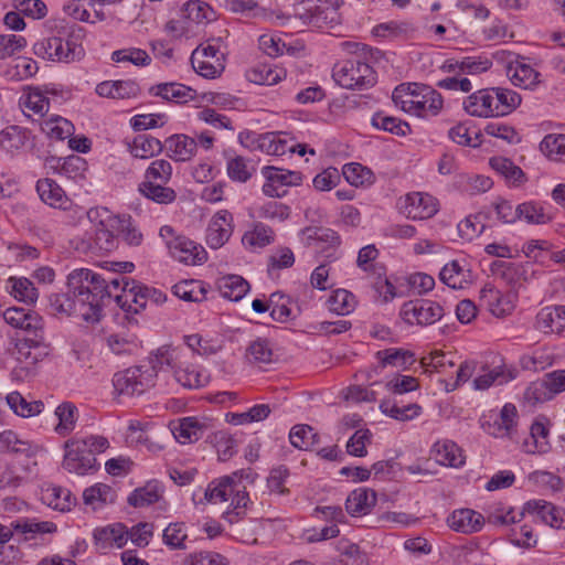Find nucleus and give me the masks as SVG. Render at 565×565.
I'll return each mask as SVG.
<instances>
[{
  "instance_id": "c03bdc74",
  "label": "nucleus",
  "mask_w": 565,
  "mask_h": 565,
  "mask_svg": "<svg viewBox=\"0 0 565 565\" xmlns=\"http://www.w3.org/2000/svg\"><path fill=\"white\" fill-rule=\"evenodd\" d=\"M380 409L383 414L401 422L414 419L422 413V406L416 403L399 406L391 399L382 401Z\"/></svg>"
},
{
  "instance_id": "473e14b6",
  "label": "nucleus",
  "mask_w": 565,
  "mask_h": 565,
  "mask_svg": "<svg viewBox=\"0 0 565 565\" xmlns=\"http://www.w3.org/2000/svg\"><path fill=\"white\" fill-rule=\"evenodd\" d=\"M36 191L41 200L50 206L64 207L67 203L64 190L52 179L39 180Z\"/></svg>"
},
{
  "instance_id": "ea45409f",
  "label": "nucleus",
  "mask_w": 565,
  "mask_h": 565,
  "mask_svg": "<svg viewBox=\"0 0 565 565\" xmlns=\"http://www.w3.org/2000/svg\"><path fill=\"white\" fill-rule=\"evenodd\" d=\"M30 138V132L19 126H9L0 132V147L9 153H13L24 147Z\"/></svg>"
},
{
  "instance_id": "2f4dec72",
  "label": "nucleus",
  "mask_w": 565,
  "mask_h": 565,
  "mask_svg": "<svg viewBox=\"0 0 565 565\" xmlns=\"http://www.w3.org/2000/svg\"><path fill=\"white\" fill-rule=\"evenodd\" d=\"M38 447L28 440L20 439L12 430H3L0 433V450L23 455L28 458L36 454Z\"/></svg>"
},
{
  "instance_id": "aec40b11",
  "label": "nucleus",
  "mask_w": 565,
  "mask_h": 565,
  "mask_svg": "<svg viewBox=\"0 0 565 565\" xmlns=\"http://www.w3.org/2000/svg\"><path fill=\"white\" fill-rule=\"evenodd\" d=\"M545 418L536 419L531 425L530 436L523 441L522 448L526 454H546L551 449L548 441L550 430L544 423Z\"/></svg>"
},
{
  "instance_id": "0eeeda50",
  "label": "nucleus",
  "mask_w": 565,
  "mask_h": 565,
  "mask_svg": "<svg viewBox=\"0 0 565 565\" xmlns=\"http://www.w3.org/2000/svg\"><path fill=\"white\" fill-rule=\"evenodd\" d=\"M193 70L205 78L218 77L225 68L224 54L220 46L207 42L206 45L198 46L191 54Z\"/></svg>"
},
{
  "instance_id": "0e129e2a",
  "label": "nucleus",
  "mask_w": 565,
  "mask_h": 565,
  "mask_svg": "<svg viewBox=\"0 0 565 565\" xmlns=\"http://www.w3.org/2000/svg\"><path fill=\"white\" fill-rule=\"evenodd\" d=\"M518 220H523L529 224H546L551 221V216L544 212L541 204L530 201L518 205Z\"/></svg>"
},
{
  "instance_id": "774afa93",
  "label": "nucleus",
  "mask_w": 565,
  "mask_h": 565,
  "mask_svg": "<svg viewBox=\"0 0 565 565\" xmlns=\"http://www.w3.org/2000/svg\"><path fill=\"white\" fill-rule=\"evenodd\" d=\"M49 90H42L39 87H30L23 97V106L34 114L44 115L50 107L46 94Z\"/></svg>"
},
{
  "instance_id": "e433bc0d",
  "label": "nucleus",
  "mask_w": 565,
  "mask_h": 565,
  "mask_svg": "<svg viewBox=\"0 0 565 565\" xmlns=\"http://www.w3.org/2000/svg\"><path fill=\"white\" fill-rule=\"evenodd\" d=\"M41 130L53 140L62 141L74 132L73 124L61 116L54 115L41 122Z\"/></svg>"
},
{
  "instance_id": "7c9ffc66",
  "label": "nucleus",
  "mask_w": 565,
  "mask_h": 565,
  "mask_svg": "<svg viewBox=\"0 0 565 565\" xmlns=\"http://www.w3.org/2000/svg\"><path fill=\"white\" fill-rule=\"evenodd\" d=\"M217 287L221 295L231 300H241L249 290V284L242 276L227 275L217 281Z\"/></svg>"
},
{
  "instance_id": "13d9d810",
  "label": "nucleus",
  "mask_w": 565,
  "mask_h": 565,
  "mask_svg": "<svg viewBox=\"0 0 565 565\" xmlns=\"http://www.w3.org/2000/svg\"><path fill=\"white\" fill-rule=\"evenodd\" d=\"M159 488L156 483H147L142 488L135 489L128 497V504L135 508H143L160 500Z\"/></svg>"
},
{
  "instance_id": "4d7b16f0",
  "label": "nucleus",
  "mask_w": 565,
  "mask_h": 565,
  "mask_svg": "<svg viewBox=\"0 0 565 565\" xmlns=\"http://www.w3.org/2000/svg\"><path fill=\"white\" fill-rule=\"evenodd\" d=\"M274 241V231L263 224L256 223L250 232L244 234L242 242L245 246L263 248Z\"/></svg>"
},
{
  "instance_id": "6e6d98bb",
  "label": "nucleus",
  "mask_w": 565,
  "mask_h": 565,
  "mask_svg": "<svg viewBox=\"0 0 565 565\" xmlns=\"http://www.w3.org/2000/svg\"><path fill=\"white\" fill-rule=\"evenodd\" d=\"M255 170L252 161L242 156H236L227 161V174L233 181L244 183L252 178Z\"/></svg>"
},
{
  "instance_id": "c756f323",
  "label": "nucleus",
  "mask_w": 565,
  "mask_h": 565,
  "mask_svg": "<svg viewBox=\"0 0 565 565\" xmlns=\"http://www.w3.org/2000/svg\"><path fill=\"white\" fill-rule=\"evenodd\" d=\"M167 183L142 181L138 191L146 199L158 204H170L175 201L177 193L172 188L166 186Z\"/></svg>"
},
{
  "instance_id": "a211bd4d",
  "label": "nucleus",
  "mask_w": 565,
  "mask_h": 565,
  "mask_svg": "<svg viewBox=\"0 0 565 565\" xmlns=\"http://www.w3.org/2000/svg\"><path fill=\"white\" fill-rule=\"evenodd\" d=\"M96 94L106 98H136L140 95V86L136 81H105L97 84Z\"/></svg>"
},
{
  "instance_id": "680f3d73",
  "label": "nucleus",
  "mask_w": 565,
  "mask_h": 565,
  "mask_svg": "<svg viewBox=\"0 0 565 565\" xmlns=\"http://www.w3.org/2000/svg\"><path fill=\"white\" fill-rule=\"evenodd\" d=\"M328 305L330 311L345 316L354 310L355 297L352 292L345 289H338L330 296Z\"/></svg>"
},
{
  "instance_id": "e2e57ef3",
  "label": "nucleus",
  "mask_w": 565,
  "mask_h": 565,
  "mask_svg": "<svg viewBox=\"0 0 565 565\" xmlns=\"http://www.w3.org/2000/svg\"><path fill=\"white\" fill-rule=\"evenodd\" d=\"M188 533L183 522L170 523L162 533L163 543L171 550H185Z\"/></svg>"
},
{
  "instance_id": "c85d7f7f",
  "label": "nucleus",
  "mask_w": 565,
  "mask_h": 565,
  "mask_svg": "<svg viewBox=\"0 0 565 565\" xmlns=\"http://www.w3.org/2000/svg\"><path fill=\"white\" fill-rule=\"evenodd\" d=\"M508 76L513 85L524 89H533L540 83V73L522 62L509 65Z\"/></svg>"
},
{
  "instance_id": "dca6fc26",
  "label": "nucleus",
  "mask_w": 565,
  "mask_h": 565,
  "mask_svg": "<svg viewBox=\"0 0 565 565\" xmlns=\"http://www.w3.org/2000/svg\"><path fill=\"white\" fill-rule=\"evenodd\" d=\"M126 286H128V288H125V294L116 295L115 300L125 311L139 313L146 309L148 302H150L148 292H143L146 285L135 281L126 284Z\"/></svg>"
},
{
  "instance_id": "5701e85b",
  "label": "nucleus",
  "mask_w": 565,
  "mask_h": 565,
  "mask_svg": "<svg viewBox=\"0 0 565 565\" xmlns=\"http://www.w3.org/2000/svg\"><path fill=\"white\" fill-rule=\"evenodd\" d=\"M376 503V492L367 488L352 491L345 501L347 512L352 516L367 514Z\"/></svg>"
},
{
  "instance_id": "a19ab883",
  "label": "nucleus",
  "mask_w": 565,
  "mask_h": 565,
  "mask_svg": "<svg viewBox=\"0 0 565 565\" xmlns=\"http://www.w3.org/2000/svg\"><path fill=\"white\" fill-rule=\"evenodd\" d=\"M235 491L234 477L225 476L212 481L205 490V499L211 503H222L230 500Z\"/></svg>"
},
{
  "instance_id": "f8f14e48",
  "label": "nucleus",
  "mask_w": 565,
  "mask_h": 565,
  "mask_svg": "<svg viewBox=\"0 0 565 565\" xmlns=\"http://www.w3.org/2000/svg\"><path fill=\"white\" fill-rule=\"evenodd\" d=\"M308 246H315L317 250L326 253V257H332L340 245V236L331 228L308 226L301 231Z\"/></svg>"
},
{
  "instance_id": "338daca9",
  "label": "nucleus",
  "mask_w": 565,
  "mask_h": 565,
  "mask_svg": "<svg viewBox=\"0 0 565 565\" xmlns=\"http://www.w3.org/2000/svg\"><path fill=\"white\" fill-rule=\"evenodd\" d=\"M111 60L116 63L129 62L136 66H148L151 63L149 54L138 47H127L114 51L111 53Z\"/></svg>"
},
{
  "instance_id": "6e6552de",
  "label": "nucleus",
  "mask_w": 565,
  "mask_h": 565,
  "mask_svg": "<svg viewBox=\"0 0 565 565\" xmlns=\"http://www.w3.org/2000/svg\"><path fill=\"white\" fill-rule=\"evenodd\" d=\"M399 315L411 326H429L441 319L444 309L431 300L416 299L405 302Z\"/></svg>"
},
{
  "instance_id": "9d476101",
  "label": "nucleus",
  "mask_w": 565,
  "mask_h": 565,
  "mask_svg": "<svg viewBox=\"0 0 565 565\" xmlns=\"http://www.w3.org/2000/svg\"><path fill=\"white\" fill-rule=\"evenodd\" d=\"M167 247L174 259L186 265L203 264L207 259L204 247L185 236L168 239Z\"/></svg>"
},
{
  "instance_id": "7ed1b4c3",
  "label": "nucleus",
  "mask_w": 565,
  "mask_h": 565,
  "mask_svg": "<svg viewBox=\"0 0 565 565\" xmlns=\"http://www.w3.org/2000/svg\"><path fill=\"white\" fill-rule=\"evenodd\" d=\"M109 447L107 438L90 435L85 438H71L64 444L62 466L71 473L84 476L97 469L96 455Z\"/></svg>"
},
{
  "instance_id": "6ab92c4d",
  "label": "nucleus",
  "mask_w": 565,
  "mask_h": 565,
  "mask_svg": "<svg viewBox=\"0 0 565 565\" xmlns=\"http://www.w3.org/2000/svg\"><path fill=\"white\" fill-rule=\"evenodd\" d=\"M149 94L175 104H185L195 97V90L181 83H160L149 88Z\"/></svg>"
},
{
  "instance_id": "58836bf2",
  "label": "nucleus",
  "mask_w": 565,
  "mask_h": 565,
  "mask_svg": "<svg viewBox=\"0 0 565 565\" xmlns=\"http://www.w3.org/2000/svg\"><path fill=\"white\" fill-rule=\"evenodd\" d=\"M164 149L163 143L149 135H139L135 137L130 152L134 157L140 159H148L162 152Z\"/></svg>"
},
{
  "instance_id": "b1692460",
  "label": "nucleus",
  "mask_w": 565,
  "mask_h": 565,
  "mask_svg": "<svg viewBox=\"0 0 565 565\" xmlns=\"http://www.w3.org/2000/svg\"><path fill=\"white\" fill-rule=\"evenodd\" d=\"M465 110L477 117H495L492 89H480L463 102Z\"/></svg>"
},
{
  "instance_id": "79ce46f5",
  "label": "nucleus",
  "mask_w": 565,
  "mask_h": 565,
  "mask_svg": "<svg viewBox=\"0 0 565 565\" xmlns=\"http://www.w3.org/2000/svg\"><path fill=\"white\" fill-rule=\"evenodd\" d=\"M290 444L300 450H311L319 443V435L306 424L295 425L289 433Z\"/></svg>"
},
{
  "instance_id": "39448f33",
  "label": "nucleus",
  "mask_w": 565,
  "mask_h": 565,
  "mask_svg": "<svg viewBox=\"0 0 565 565\" xmlns=\"http://www.w3.org/2000/svg\"><path fill=\"white\" fill-rule=\"evenodd\" d=\"M332 77L347 89H366L376 83L374 70L359 57L337 63L332 70Z\"/></svg>"
},
{
  "instance_id": "a878e982",
  "label": "nucleus",
  "mask_w": 565,
  "mask_h": 565,
  "mask_svg": "<svg viewBox=\"0 0 565 565\" xmlns=\"http://www.w3.org/2000/svg\"><path fill=\"white\" fill-rule=\"evenodd\" d=\"M207 428L209 425L196 417H184L179 420L172 433L179 443L188 444L201 439Z\"/></svg>"
},
{
  "instance_id": "2eb2a0df",
  "label": "nucleus",
  "mask_w": 565,
  "mask_h": 565,
  "mask_svg": "<svg viewBox=\"0 0 565 565\" xmlns=\"http://www.w3.org/2000/svg\"><path fill=\"white\" fill-rule=\"evenodd\" d=\"M524 511L527 514L540 519L543 523L551 527H565V513L559 508L543 500H532L526 502Z\"/></svg>"
},
{
  "instance_id": "20e7f679",
  "label": "nucleus",
  "mask_w": 565,
  "mask_h": 565,
  "mask_svg": "<svg viewBox=\"0 0 565 565\" xmlns=\"http://www.w3.org/2000/svg\"><path fill=\"white\" fill-rule=\"evenodd\" d=\"M392 100L403 111L427 118L436 116L443 108L440 93L428 85L402 84L392 94Z\"/></svg>"
},
{
  "instance_id": "72a5a7b5",
  "label": "nucleus",
  "mask_w": 565,
  "mask_h": 565,
  "mask_svg": "<svg viewBox=\"0 0 565 565\" xmlns=\"http://www.w3.org/2000/svg\"><path fill=\"white\" fill-rule=\"evenodd\" d=\"M491 89L495 117L510 114L521 104V96L514 90L502 87Z\"/></svg>"
},
{
  "instance_id": "4be33fe9",
  "label": "nucleus",
  "mask_w": 565,
  "mask_h": 565,
  "mask_svg": "<svg viewBox=\"0 0 565 565\" xmlns=\"http://www.w3.org/2000/svg\"><path fill=\"white\" fill-rule=\"evenodd\" d=\"M95 544L99 550H108L114 546L121 548L127 543L126 526L121 523L107 525L94 531Z\"/></svg>"
},
{
  "instance_id": "4c0bfd02",
  "label": "nucleus",
  "mask_w": 565,
  "mask_h": 565,
  "mask_svg": "<svg viewBox=\"0 0 565 565\" xmlns=\"http://www.w3.org/2000/svg\"><path fill=\"white\" fill-rule=\"evenodd\" d=\"M489 164L495 172L513 185H520L526 180L522 169L508 158L493 157L489 160Z\"/></svg>"
},
{
  "instance_id": "37998d69",
  "label": "nucleus",
  "mask_w": 565,
  "mask_h": 565,
  "mask_svg": "<svg viewBox=\"0 0 565 565\" xmlns=\"http://www.w3.org/2000/svg\"><path fill=\"white\" fill-rule=\"evenodd\" d=\"M376 359L380 361L382 367L392 365L404 370L415 362L413 352L396 348L377 351Z\"/></svg>"
},
{
  "instance_id": "423d86ee",
  "label": "nucleus",
  "mask_w": 565,
  "mask_h": 565,
  "mask_svg": "<svg viewBox=\"0 0 565 565\" xmlns=\"http://www.w3.org/2000/svg\"><path fill=\"white\" fill-rule=\"evenodd\" d=\"M113 385L120 395H140L154 385V371L146 370V365L126 369L115 373Z\"/></svg>"
},
{
  "instance_id": "f257e3e1",
  "label": "nucleus",
  "mask_w": 565,
  "mask_h": 565,
  "mask_svg": "<svg viewBox=\"0 0 565 565\" xmlns=\"http://www.w3.org/2000/svg\"><path fill=\"white\" fill-rule=\"evenodd\" d=\"M135 281L125 276L106 279L87 268L74 269L67 276V291L51 295L50 303L57 312L98 322L105 301L113 296L111 288L125 294L126 284Z\"/></svg>"
},
{
  "instance_id": "393cba45",
  "label": "nucleus",
  "mask_w": 565,
  "mask_h": 565,
  "mask_svg": "<svg viewBox=\"0 0 565 565\" xmlns=\"http://www.w3.org/2000/svg\"><path fill=\"white\" fill-rule=\"evenodd\" d=\"M516 374V369L501 364L477 376L473 380L472 385L475 390L484 391L493 384L502 385L514 380Z\"/></svg>"
},
{
  "instance_id": "c9c22d12",
  "label": "nucleus",
  "mask_w": 565,
  "mask_h": 565,
  "mask_svg": "<svg viewBox=\"0 0 565 565\" xmlns=\"http://www.w3.org/2000/svg\"><path fill=\"white\" fill-rule=\"evenodd\" d=\"M6 289L19 301L34 303L39 297L33 282L25 277H10L6 282Z\"/></svg>"
},
{
  "instance_id": "a18cd8bd",
  "label": "nucleus",
  "mask_w": 565,
  "mask_h": 565,
  "mask_svg": "<svg viewBox=\"0 0 565 565\" xmlns=\"http://www.w3.org/2000/svg\"><path fill=\"white\" fill-rule=\"evenodd\" d=\"M9 407L21 417L39 415L44 404L42 401L28 402L19 392H11L6 397Z\"/></svg>"
},
{
  "instance_id": "9b49d317",
  "label": "nucleus",
  "mask_w": 565,
  "mask_h": 565,
  "mask_svg": "<svg viewBox=\"0 0 565 565\" xmlns=\"http://www.w3.org/2000/svg\"><path fill=\"white\" fill-rule=\"evenodd\" d=\"M233 216L226 210H221L211 218L206 230V243L213 248L222 247L233 233Z\"/></svg>"
},
{
  "instance_id": "f704fd0d",
  "label": "nucleus",
  "mask_w": 565,
  "mask_h": 565,
  "mask_svg": "<svg viewBox=\"0 0 565 565\" xmlns=\"http://www.w3.org/2000/svg\"><path fill=\"white\" fill-rule=\"evenodd\" d=\"M439 278L452 289H462L470 280V271L465 269L459 262L452 260L441 268Z\"/></svg>"
},
{
  "instance_id": "69168bd1",
  "label": "nucleus",
  "mask_w": 565,
  "mask_h": 565,
  "mask_svg": "<svg viewBox=\"0 0 565 565\" xmlns=\"http://www.w3.org/2000/svg\"><path fill=\"white\" fill-rule=\"evenodd\" d=\"M342 173L345 180L355 186L372 184L374 182V173L356 162L344 164Z\"/></svg>"
},
{
  "instance_id": "09e8293b",
  "label": "nucleus",
  "mask_w": 565,
  "mask_h": 565,
  "mask_svg": "<svg viewBox=\"0 0 565 565\" xmlns=\"http://www.w3.org/2000/svg\"><path fill=\"white\" fill-rule=\"evenodd\" d=\"M173 295L189 302H201L205 300L206 290L200 280H183L172 288Z\"/></svg>"
},
{
  "instance_id": "cd10ccee",
  "label": "nucleus",
  "mask_w": 565,
  "mask_h": 565,
  "mask_svg": "<svg viewBox=\"0 0 565 565\" xmlns=\"http://www.w3.org/2000/svg\"><path fill=\"white\" fill-rule=\"evenodd\" d=\"M116 498V491L110 486L105 483H96L89 488H86L83 492L84 503L88 507H92L93 510H97L106 504L114 503Z\"/></svg>"
},
{
  "instance_id": "ddd939ff",
  "label": "nucleus",
  "mask_w": 565,
  "mask_h": 565,
  "mask_svg": "<svg viewBox=\"0 0 565 565\" xmlns=\"http://www.w3.org/2000/svg\"><path fill=\"white\" fill-rule=\"evenodd\" d=\"M2 316L4 321L13 328L21 329L32 335L42 333L43 320L34 311L10 307L3 311Z\"/></svg>"
},
{
  "instance_id": "f03ea898",
  "label": "nucleus",
  "mask_w": 565,
  "mask_h": 565,
  "mask_svg": "<svg viewBox=\"0 0 565 565\" xmlns=\"http://www.w3.org/2000/svg\"><path fill=\"white\" fill-rule=\"evenodd\" d=\"M83 38V28L74 25L58 31L56 35L39 40L33 45V52L36 56L53 62L79 61L84 56Z\"/></svg>"
},
{
  "instance_id": "f3484780",
  "label": "nucleus",
  "mask_w": 565,
  "mask_h": 565,
  "mask_svg": "<svg viewBox=\"0 0 565 565\" xmlns=\"http://www.w3.org/2000/svg\"><path fill=\"white\" fill-rule=\"evenodd\" d=\"M447 524L456 532L471 534L482 529L484 518L471 509H459L448 516Z\"/></svg>"
},
{
  "instance_id": "4468645a",
  "label": "nucleus",
  "mask_w": 565,
  "mask_h": 565,
  "mask_svg": "<svg viewBox=\"0 0 565 565\" xmlns=\"http://www.w3.org/2000/svg\"><path fill=\"white\" fill-rule=\"evenodd\" d=\"M167 156L178 162L191 160L198 150V141L184 134L168 137L163 143Z\"/></svg>"
},
{
  "instance_id": "603ef678",
  "label": "nucleus",
  "mask_w": 565,
  "mask_h": 565,
  "mask_svg": "<svg viewBox=\"0 0 565 565\" xmlns=\"http://www.w3.org/2000/svg\"><path fill=\"white\" fill-rule=\"evenodd\" d=\"M436 460L444 466L459 467L463 463L460 448L450 440L436 443L435 446Z\"/></svg>"
},
{
  "instance_id": "bf43d9fd",
  "label": "nucleus",
  "mask_w": 565,
  "mask_h": 565,
  "mask_svg": "<svg viewBox=\"0 0 565 565\" xmlns=\"http://www.w3.org/2000/svg\"><path fill=\"white\" fill-rule=\"evenodd\" d=\"M372 125L377 129L388 131L396 136H406L411 132V127L406 121H403L393 116H385L382 113H376L373 115Z\"/></svg>"
},
{
  "instance_id": "8fccbe9b",
  "label": "nucleus",
  "mask_w": 565,
  "mask_h": 565,
  "mask_svg": "<svg viewBox=\"0 0 565 565\" xmlns=\"http://www.w3.org/2000/svg\"><path fill=\"white\" fill-rule=\"evenodd\" d=\"M42 500L54 510L63 512L71 509L74 504L75 498L72 497V493L67 489L51 487L43 492Z\"/></svg>"
},
{
  "instance_id": "412c9836",
  "label": "nucleus",
  "mask_w": 565,
  "mask_h": 565,
  "mask_svg": "<svg viewBox=\"0 0 565 565\" xmlns=\"http://www.w3.org/2000/svg\"><path fill=\"white\" fill-rule=\"evenodd\" d=\"M536 329L544 333L565 330V306L545 307L536 316Z\"/></svg>"
},
{
  "instance_id": "1a4fd4ad",
  "label": "nucleus",
  "mask_w": 565,
  "mask_h": 565,
  "mask_svg": "<svg viewBox=\"0 0 565 565\" xmlns=\"http://www.w3.org/2000/svg\"><path fill=\"white\" fill-rule=\"evenodd\" d=\"M437 200L428 193L413 192L405 195L401 203V212L412 220L433 217L438 211Z\"/></svg>"
},
{
  "instance_id": "3c124183",
  "label": "nucleus",
  "mask_w": 565,
  "mask_h": 565,
  "mask_svg": "<svg viewBox=\"0 0 565 565\" xmlns=\"http://www.w3.org/2000/svg\"><path fill=\"white\" fill-rule=\"evenodd\" d=\"M178 351L170 345L160 347L154 355L150 359V364L146 366V370L154 371V379L159 371L163 370L164 366L171 369L173 372L178 369Z\"/></svg>"
},
{
  "instance_id": "052dcab7",
  "label": "nucleus",
  "mask_w": 565,
  "mask_h": 565,
  "mask_svg": "<svg viewBox=\"0 0 565 565\" xmlns=\"http://www.w3.org/2000/svg\"><path fill=\"white\" fill-rule=\"evenodd\" d=\"M540 148L548 159L565 162V135L545 136Z\"/></svg>"
},
{
  "instance_id": "5fc2aeb1",
  "label": "nucleus",
  "mask_w": 565,
  "mask_h": 565,
  "mask_svg": "<svg viewBox=\"0 0 565 565\" xmlns=\"http://www.w3.org/2000/svg\"><path fill=\"white\" fill-rule=\"evenodd\" d=\"M182 14L194 23L209 22L215 18L214 10L206 2L200 0H191L184 3Z\"/></svg>"
},
{
  "instance_id": "bb28decb",
  "label": "nucleus",
  "mask_w": 565,
  "mask_h": 565,
  "mask_svg": "<svg viewBox=\"0 0 565 565\" xmlns=\"http://www.w3.org/2000/svg\"><path fill=\"white\" fill-rule=\"evenodd\" d=\"M11 527L15 533L24 535V540H34L38 535L51 534L57 530L56 524L53 522L25 518L12 521Z\"/></svg>"
},
{
  "instance_id": "864d4df0",
  "label": "nucleus",
  "mask_w": 565,
  "mask_h": 565,
  "mask_svg": "<svg viewBox=\"0 0 565 565\" xmlns=\"http://www.w3.org/2000/svg\"><path fill=\"white\" fill-rule=\"evenodd\" d=\"M246 359L254 364H269L273 362L274 353L267 339L257 338L246 349Z\"/></svg>"
},
{
  "instance_id": "de8ad7c7",
  "label": "nucleus",
  "mask_w": 565,
  "mask_h": 565,
  "mask_svg": "<svg viewBox=\"0 0 565 565\" xmlns=\"http://www.w3.org/2000/svg\"><path fill=\"white\" fill-rule=\"evenodd\" d=\"M77 407L71 402H64L58 405L55 409L58 423L54 430L61 436L72 433L77 422Z\"/></svg>"
},
{
  "instance_id": "49530a36",
  "label": "nucleus",
  "mask_w": 565,
  "mask_h": 565,
  "mask_svg": "<svg viewBox=\"0 0 565 565\" xmlns=\"http://www.w3.org/2000/svg\"><path fill=\"white\" fill-rule=\"evenodd\" d=\"M230 509L224 513V519L228 523H237L242 521L245 515L247 503L249 502L248 493L245 491V486L241 487L235 484V491L230 495Z\"/></svg>"
}]
</instances>
